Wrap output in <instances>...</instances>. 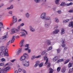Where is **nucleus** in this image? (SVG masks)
<instances>
[{
	"mask_svg": "<svg viewBox=\"0 0 73 73\" xmlns=\"http://www.w3.org/2000/svg\"><path fill=\"white\" fill-rule=\"evenodd\" d=\"M29 58V56L28 54L25 53L23 54V55L20 58V61H21L22 62H26L27 60H25L26 58L28 59Z\"/></svg>",
	"mask_w": 73,
	"mask_h": 73,
	"instance_id": "1",
	"label": "nucleus"
},
{
	"mask_svg": "<svg viewBox=\"0 0 73 73\" xmlns=\"http://www.w3.org/2000/svg\"><path fill=\"white\" fill-rule=\"evenodd\" d=\"M8 50L7 48H6L4 52H1L0 53V56L1 57H3V55L4 54L5 56H9V55L8 53Z\"/></svg>",
	"mask_w": 73,
	"mask_h": 73,
	"instance_id": "2",
	"label": "nucleus"
},
{
	"mask_svg": "<svg viewBox=\"0 0 73 73\" xmlns=\"http://www.w3.org/2000/svg\"><path fill=\"white\" fill-rule=\"evenodd\" d=\"M22 64L23 66L28 67L29 66V61H27L25 62H22Z\"/></svg>",
	"mask_w": 73,
	"mask_h": 73,
	"instance_id": "3",
	"label": "nucleus"
},
{
	"mask_svg": "<svg viewBox=\"0 0 73 73\" xmlns=\"http://www.w3.org/2000/svg\"><path fill=\"white\" fill-rule=\"evenodd\" d=\"M46 17V13H43L41 15V18L42 19H45Z\"/></svg>",
	"mask_w": 73,
	"mask_h": 73,
	"instance_id": "4",
	"label": "nucleus"
},
{
	"mask_svg": "<svg viewBox=\"0 0 73 73\" xmlns=\"http://www.w3.org/2000/svg\"><path fill=\"white\" fill-rule=\"evenodd\" d=\"M17 29H11V35H13V34H14L15 33H17Z\"/></svg>",
	"mask_w": 73,
	"mask_h": 73,
	"instance_id": "5",
	"label": "nucleus"
},
{
	"mask_svg": "<svg viewBox=\"0 0 73 73\" xmlns=\"http://www.w3.org/2000/svg\"><path fill=\"white\" fill-rule=\"evenodd\" d=\"M11 69V68L9 66H7V67H6L5 68H2L3 69V71L4 72H7L8 70H9V69Z\"/></svg>",
	"mask_w": 73,
	"mask_h": 73,
	"instance_id": "6",
	"label": "nucleus"
},
{
	"mask_svg": "<svg viewBox=\"0 0 73 73\" xmlns=\"http://www.w3.org/2000/svg\"><path fill=\"white\" fill-rule=\"evenodd\" d=\"M24 39L22 40L21 42L20 43V46L21 48L23 47V44H24Z\"/></svg>",
	"mask_w": 73,
	"mask_h": 73,
	"instance_id": "7",
	"label": "nucleus"
},
{
	"mask_svg": "<svg viewBox=\"0 0 73 73\" xmlns=\"http://www.w3.org/2000/svg\"><path fill=\"white\" fill-rule=\"evenodd\" d=\"M30 30L31 32H34L35 31V29L33 28L32 26H30Z\"/></svg>",
	"mask_w": 73,
	"mask_h": 73,
	"instance_id": "8",
	"label": "nucleus"
},
{
	"mask_svg": "<svg viewBox=\"0 0 73 73\" xmlns=\"http://www.w3.org/2000/svg\"><path fill=\"white\" fill-rule=\"evenodd\" d=\"M18 71L19 72H21V71L23 72V73H27V72H26V71L24 69H21V68H19L18 69Z\"/></svg>",
	"mask_w": 73,
	"mask_h": 73,
	"instance_id": "9",
	"label": "nucleus"
},
{
	"mask_svg": "<svg viewBox=\"0 0 73 73\" xmlns=\"http://www.w3.org/2000/svg\"><path fill=\"white\" fill-rule=\"evenodd\" d=\"M44 60H46V62L44 64H46L48 62V60L49 59L47 58V56H45L44 57Z\"/></svg>",
	"mask_w": 73,
	"mask_h": 73,
	"instance_id": "10",
	"label": "nucleus"
},
{
	"mask_svg": "<svg viewBox=\"0 0 73 73\" xmlns=\"http://www.w3.org/2000/svg\"><path fill=\"white\" fill-rule=\"evenodd\" d=\"M40 64V61H37L36 62V64L34 66V67H36L37 66H38L39 65V64Z\"/></svg>",
	"mask_w": 73,
	"mask_h": 73,
	"instance_id": "11",
	"label": "nucleus"
},
{
	"mask_svg": "<svg viewBox=\"0 0 73 73\" xmlns=\"http://www.w3.org/2000/svg\"><path fill=\"white\" fill-rule=\"evenodd\" d=\"M59 32V30H56L52 32L53 34H54V35H55V34H57V33H58Z\"/></svg>",
	"mask_w": 73,
	"mask_h": 73,
	"instance_id": "12",
	"label": "nucleus"
},
{
	"mask_svg": "<svg viewBox=\"0 0 73 73\" xmlns=\"http://www.w3.org/2000/svg\"><path fill=\"white\" fill-rule=\"evenodd\" d=\"M5 46H0V50L1 51L4 50L5 49Z\"/></svg>",
	"mask_w": 73,
	"mask_h": 73,
	"instance_id": "13",
	"label": "nucleus"
},
{
	"mask_svg": "<svg viewBox=\"0 0 73 73\" xmlns=\"http://www.w3.org/2000/svg\"><path fill=\"white\" fill-rule=\"evenodd\" d=\"M68 26L69 27H71V28H73V22L72 21L70 22Z\"/></svg>",
	"mask_w": 73,
	"mask_h": 73,
	"instance_id": "14",
	"label": "nucleus"
},
{
	"mask_svg": "<svg viewBox=\"0 0 73 73\" xmlns=\"http://www.w3.org/2000/svg\"><path fill=\"white\" fill-rule=\"evenodd\" d=\"M21 50H22V48H21L19 49V50L17 51V55H19V54L21 53Z\"/></svg>",
	"mask_w": 73,
	"mask_h": 73,
	"instance_id": "15",
	"label": "nucleus"
},
{
	"mask_svg": "<svg viewBox=\"0 0 73 73\" xmlns=\"http://www.w3.org/2000/svg\"><path fill=\"white\" fill-rule=\"evenodd\" d=\"M25 16L27 18H29L30 14L28 13H27L25 14Z\"/></svg>",
	"mask_w": 73,
	"mask_h": 73,
	"instance_id": "16",
	"label": "nucleus"
},
{
	"mask_svg": "<svg viewBox=\"0 0 73 73\" xmlns=\"http://www.w3.org/2000/svg\"><path fill=\"white\" fill-rule=\"evenodd\" d=\"M20 36H24L25 35V33H24L23 32H21L19 33Z\"/></svg>",
	"mask_w": 73,
	"mask_h": 73,
	"instance_id": "17",
	"label": "nucleus"
},
{
	"mask_svg": "<svg viewBox=\"0 0 73 73\" xmlns=\"http://www.w3.org/2000/svg\"><path fill=\"white\" fill-rule=\"evenodd\" d=\"M15 36H13L11 40V43H12L13 42L15 41Z\"/></svg>",
	"mask_w": 73,
	"mask_h": 73,
	"instance_id": "18",
	"label": "nucleus"
},
{
	"mask_svg": "<svg viewBox=\"0 0 73 73\" xmlns=\"http://www.w3.org/2000/svg\"><path fill=\"white\" fill-rule=\"evenodd\" d=\"M61 35H63L65 33V30L64 29H61Z\"/></svg>",
	"mask_w": 73,
	"mask_h": 73,
	"instance_id": "19",
	"label": "nucleus"
},
{
	"mask_svg": "<svg viewBox=\"0 0 73 73\" xmlns=\"http://www.w3.org/2000/svg\"><path fill=\"white\" fill-rule=\"evenodd\" d=\"M66 70V68H65V67H63L62 69L61 72L62 73H64L65 72Z\"/></svg>",
	"mask_w": 73,
	"mask_h": 73,
	"instance_id": "20",
	"label": "nucleus"
},
{
	"mask_svg": "<svg viewBox=\"0 0 73 73\" xmlns=\"http://www.w3.org/2000/svg\"><path fill=\"white\" fill-rule=\"evenodd\" d=\"M8 37V34H7L6 35L2 37V39H4V38H7Z\"/></svg>",
	"mask_w": 73,
	"mask_h": 73,
	"instance_id": "21",
	"label": "nucleus"
},
{
	"mask_svg": "<svg viewBox=\"0 0 73 73\" xmlns=\"http://www.w3.org/2000/svg\"><path fill=\"white\" fill-rule=\"evenodd\" d=\"M49 70H50V72H49V73H53V72H54V70L52 68H50L49 69Z\"/></svg>",
	"mask_w": 73,
	"mask_h": 73,
	"instance_id": "22",
	"label": "nucleus"
},
{
	"mask_svg": "<svg viewBox=\"0 0 73 73\" xmlns=\"http://www.w3.org/2000/svg\"><path fill=\"white\" fill-rule=\"evenodd\" d=\"M64 61V59H59L57 60V62L58 63L59 62H63Z\"/></svg>",
	"mask_w": 73,
	"mask_h": 73,
	"instance_id": "23",
	"label": "nucleus"
},
{
	"mask_svg": "<svg viewBox=\"0 0 73 73\" xmlns=\"http://www.w3.org/2000/svg\"><path fill=\"white\" fill-rule=\"evenodd\" d=\"M73 63H70V62L69 63L68 65V68H70V67H72V65H73Z\"/></svg>",
	"mask_w": 73,
	"mask_h": 73,
	"instance_id": "24",
	"label": "nucleus"
},
{
	"mask_svg": "<svg viewBox=\"0 0 73 73\" xmlns=\"http://www.w3.org/2000/svg\"><path fill=\"white\" fill-rule=\"evenodd\" d=\"M58 59V56H55L54 58L53 61H57V60Z\"/></svg>",
	"mask_w": 73,
	"mask_h": 73,
	"instance_id": "25",
	"label": "nucleus"
},
{
	"mask_svg": "<svg viewBox=\"0 0 73 73\" xmlns=\"http://www.w3.org/2000/svg\"><path fill=\"white\" fill-rule=\"evenodd\" d=\"M49 23H48L47 22H46L45 23V26L46 28H48L49 27Z\"/></svg>",
	"mask_w": 73,
	"mask_h": 73,
	"instance_id": "26",
	"label": "nucleus"
},
{
	"mask_svg": "<svg viewBox=\"0 0 73 73\" xmlns=\"http://www.w3.org/2000/svg\"><path fill=\"white\" fill-rule=\"evenodd\" d=\"M60 0H55V3L57 5L59 4V2L60 1Z\"/></svg>",
	"mask_w": 73,
	"mask_h": 73,
	"instance_id": "27",
	"label": "nucleus"
},
{
	"mask_svg": "<svg viewBox=\"0 0 73 73\" xmlns=\"http://www.w3.org/2000/svg\"><path fill=\"white\" fill-rule=\"evenodd\" d=\"M46 20H50V18L48 17H46L45 18Z\"/></svg>",
	"mask_w": 73,
	"mask_h": 73,
	"instance_id": "28",
	"label": "nucleus"
},
{
	"mask_svg": "<svg viewBox=\"0 0 73 73\" xmlns=\"http://www.w3.org/2000/svg\"><path fill=\"white\" fill-rule=\"evenodd\" d=\"M34 1L36 3H38L41 2V0H34Z\"/></svg>",
	"mask_w": 73,
	"mask_h": 73,
	"instance_id": "29",
	"label": "nucleus"
},
{
	"mask_svg": "<svg viewBox=\"0 0 73 73\" xmlns=\"http://www.w3.org/2000/svg\"><path fill=\"white\" fill-rule=\"evenodd\" d=\"M73 5V3L72 2H70V3L67 4H66V6H69V5Z\"/></svg>",
	"mask_w": 73,
	"mask_h": 73,
	"instance_id": "30",
	"label": "nucleus"
},
{
	"mask_svg": "<svg viewBox=\"0 0 73 73\" xmlns=\"http://www.w3.org/2000/svg\"><path fill=\"white\" fill-rule=\"evenodd\" d=\"M69 61H70V60L69 59H68L66 61H65L64 62V64H66L67 63H68L69 62Z\"/></svg>",
	"mask_w": 73,
	"mask_h": 73,
	"instance_id": "31",
	"label": "nucleus"
},
{
	"mask_svg": "<svg viewBox=\"0 0 73 73\" xmlns=\"http://www.w3.org/2000/svg\"><path fill=\"white\" fill-rule=\"evenodd\" d=\"M46 51H44L41 53V55H42V56H43V55L45 54V53H46Z\"/></svg>",
	"mask_w": 73,
	"mask_h": 73,
	"instance_id": "32",
	"label": "nucleus"
},
{
	"mask_svg": "<svg viewBox=\"0 0 73 73\" xmlns=\"http://www.w3.org/2000/svg\"><path fill=\"white\" fill-rule=\"evenodd\" d=\"M11 64V62H9V63H7L4 66H9V65Z\"/></svg>",
	"mask_w": 73,
	"mask_h": 73,
	"instance_id": "33",
	"label": "nucleus"
},
{
	"mask_svg": "<svg viewBox=\"0 0 73 73\" xmlns=\"http://www.w3.org/2000/svg\"><path fill=\"white\" fill-rule=\"evenodd\" d=\"M20 28H21V27L20 26V25H19L17 28V32L19 31H20Z\"/></svg>",
	"mask_w": 73,
	"mask_h": 73,
	"instance_id": "34",
	"label": "nucleus"
},
{
	"mask_svg": "<svg viewBox=\"0 0 73 73\" xmlns=\"http://www.w3.org/2000/svg\"><path fill=\"white\" fill-rule=\"evenodd\" d=\"M10 42H11V40H9V42H7L6 44V48L7 47H8V45H9V43H10Z\"/></svg>",
	"mask_w": 73,
	"mask_h": 73,
	"instance_id": "35",
	"label": "nucleus"
},
{
	"mask_svg": "<svg viewBox=\"0 0 73 73\" xmlns=\"http://www.w3.org/2000/svg\"><path fill=\"white\" fill-rule=\"evenodd\" d=\"M17 19H13V23H16V22H17Z\"/></svg>",
	"mask_w": 73,
	"mask_h": 73,
	"instance_id": "36",
	"label": "nucleus"
},
{
	"mask_svg": "<svg viewBox=\"0 0 73 73\" xmlns=\"http://www.w3.org/2000/svg\"><path fill=\"white\" fill-rule=\"evenodd\" d=\"M60 69H61V67H58L57 68V71L58 72H59L60 71Z\"/></svg>",
	"mask_w": 73,
	"mask_h": 73,
	"instance_id": "37",
	"label": "nucleus"
},
{
	"mask_svg": "<svg viewBox=\"0 0 73 73\" xmlns=\"http://www.w3.org/2000/svg\"><path fill=\"white\" fill-rule=\"evenodd\" d=\"M66 5V4L65 3L62 2L61 4V5L62 6V7H63V6H65V5Z\"/></svg>",
	"mask_w": 73,
	"mask_h": 73,
	"instance_id": "38",
	"label": "nucleus"
},
{
	"mask_svg": "<svg viewBox=\"0 0 73 73\" xmlns=\"http://www.w3.org/2000/svg\"><path fill=\"white\" fill-rule=\"evenodd\" d=\"M44 64V63H40V64L39 65V66L40 68H41V67H42V66H43V64Z\"/></svg>",
	"mask_w": 73,
	"mask_h": 73,
	"instance_id": "39",
	"label": "nucleus"
},
{
	"mask_svg": "<svg viewBox=\"0 0 73 73\" xmlns=\"http://www.w3.org/2000/svg\"><path fill=\"white\" fill-rule=\"evenodd\" d=\"M57 12L59 14H61L62 13V12L60 10H59L58 11H57Z\"/></svg>",
	"mask_w": 73,
	"mask_h": 73,
	"instance_id": "40",
	"label": "nucleus"
},
{
	"mask_svg": "<svg viewBox=\"0 0 73 73\" xmlns=\"http://www.w3.org/2000/svg\"><path fill=\"white\" fill-rule=\"evenodd\" d=\"M52 46L49 47L47 49V51H49L50 50H52Z\"/></svg>",
	"mask_w": 73,
	"mask_h": 73,
	"instance_id": "41",
	"label": "nucleus"
},
{
	"mask_svg": "<svg viewBox=\"0 0 73 73\" xmlns=\"http://www.w3.org/2000/svg\"><path fill=\"white\" fill-rule=\"evenodd\" d=\"M47 68H49V67H50V63H47Z\"/></svg>",
	"mask_w": 73,
	"mask_h": 73,
	"instance_id": "42",
	"label": "nucleus"
},
{
	"mask_svg": "<svg viewBox=\"0 0 73 73\" xmlns=\"http://www.w3.org/2000/svg\"><path fill=\"white\" fill-rule=\"evenodd\" d=\"M4 73V71L3 70V69H1L0 70V73Z\"/></svg>",
	"mask_w": 73,
	"mask_h": 73,
	"instance_id": "43",
	"label": "nucleus"
},
{
	"mask_svg": "<svg viewBox=\"0 0 73 73\" xmlns=\"http://www.w3.org/2000/svg\"><path fill=\"white\" fill-rule=\"evenodd\" d=\"M73 72V68H72V69H70L69 70V73H70V72Z\"/></svg>",
	"mask_w": 73,
	"mask_h": 73,
	"instance_id": "44",
	"label": "nucleus"
},
{
	"mask_svg": "<svg viewBox=\"0 0 73 73\" xmlns=\"http://www.w3.org/2000/svg\"><path fill=\"white\" fill-rule=\"evenodd\" d=\"M47 44L48 45H49L51 44V42L50 41H48L47 42Z\"/></svg>",
	"mask_w": 73,
	"mask_h": 73,
	"instance_id": "45",
	"label": "nucleus"
},
{
	"mask_svg": "<svg viewBox=\"0 0 73 73\" xmlns=\"http://www.w3.org/2000/svg\"><path fill=\"white\" fill-rule=\"evenodd\" d=\"M57 52L58 53H60L61 52V50H60V49H57Z\"/></svg>",
	"mask_w": 73,
	"mask_h": 73,
	"instance_id": "46",
	"label": "nucleus"
},
{
	"mask_svg": "<svg viewBox=\"0 0 73 73\" xmlns=\"http://www.w3.org/2000/svg\"><path fill=\"white\" fill-rule=\"evenodd\" d=\"M58 19L57 18H56L55 20V22H56V23H58L59 21Z\"/></svg>",
	"mask_w": 73,
	"mask_h": 73,
	"instance_id": "47",
	"label": "nucleus"
},
{
	"mask_svg": "<svg viewBox=\"0 0 73 73\" xmlns=\"http://www.w3.org/2000/svg\"><path fill=\"white\" fill-rule=\"evenodd\" d=\"M13 19H17V17L15 16H13Z\"/></svg>",
	"mask_w": 73,
	"mask_h": 73,
	"instance_id": "48",
	"label": "nucleus"
},
{
	"mask_svg": "<svg viewBox=\"0 0 73 73\" xmlns=\"http://www.w3.org/2000/svg\"><path fill=\"white\" fill-rule=\"evenodd\" d=\"M29 47H28L27 48H25V50H28L29 49Z\"/></svg>",
	"mask_w": 73,
	"mask_h": 73,
	"instance_id": "49",
	"label": "nucleus"
},
{
	"mask_svg": "<svg viewBox=\"0 0 73 73\" xmlns=\"http://www.w3.org/2000/svg\"><path fill=\"white\" fill-rule=\"evenodd\" d=\"M4 5V3H1L0 5V8H1L2 7H3Z\"/></svg>",
	"mask_w": 73,
	"mask_h": 73,
	"instance_id": "50",
	"label": "nucleus"
},
{
	"mask_svg": "<svg viewBox=\"0 0 73 73\" xmlns=\"http://www.w3.org/2000/svg\"><path fill=\"white\" fill-rule=\"evenodd\" d=\"M4 65V63H0V66H3Z\"/></svg>",
	"mask_w": 73,
	"mask_h": 73,
	"instance_id": "51",
	"label": "nucleus"
},
{
	"mask_svg": "<svg viewBox=\"0 0 73 73\" xmlns=\"http://www.w3.org/2000/svg\"><path fill=\"white\" fill-rule=\"evenodd\" d=\"M24 25V23H22L20 25V26L21 27H23Z\"/></svg>",
	"mask_w": 73,
	"mask_h": 73,
	"instance_id": "52",
	"label": "nucleus"
},
{
	"mask_svg": "<svg viewBox=\"0 0 73 73\" xmlns=\"http://www.w3.org/2000/svg\"><path fill=\"white\" fill-rule=\"evenodd\" d=\"M35 58V56H33L31 57V60H34Z\"/></svg>",
	"mask_w": 73,
	"mask_h": 73,
	"instance_id": "53",
	"label": "nucleus"
},
{
	"mask_svg": "<svg viewBox=\"0 0 73 73\" xmlns=\"http://www.w3.org/2000/svg\"><path fill=\"white\" fill-rule=\"evenodd\" d=\"M12 11H10L8 12V13L10 14V15H12Z\"/></svg>",
	"mask_w": 73,
	"mask_h": 73,
	"instance_id": "54",
	"label": "nucleus"
},
{
	"mask_svg": "<svg viewBox=\"0 0 73 73\" xmlns=\"http://www.w3.org/2000/svg\"><path fill=\"white\" fill-rule=\"evenodd\" d=\"M17 60L16 59H13V60H11V62H13L14 61H17Z\"/></svg>",
	"mask_w": 73,
	"mask_h": 73,
	"instance_id": "55",
	"label": "nucleus"
},
{
	"mask_svg": "<svg viewBox=\"0 0 73 73\" xmlns=\"http://www.w3.org/2000/svg\"><path fill=\"white\" fill-rule=\"evenodd\" d=\"M0 26H1V27H3V24L1 22H0Z\"/></svg>",
	"mask_w": 73,
	"mask_h": 73,
	"instance_id": "56",
	"label": "nucleus"
},
{
	"mask_svg": "<svg viewBox=\"0 0 73 73\" xmlns=\"http://www.w3.org/2000/svg\"><path fill=\"white\" fill-rule=\"evenodd\" d=\"M10 9H13V5H11L10 7Z\"/></svg>",
	"mask_w": 73,
	"mask_h": 73,
	"instance_id": "57",
	"label": "nucleus"
},
{
	"mask_svg": "<svg viewBox=\"0 0 73 73\" xmlns=\"http://www.w3.org/2000/svg\"><path fill=\"white\" fill-rule=\"evenodd\" d=\"M1 61H2V62H3V61H5V59L4 58H2L1 59Z\"/></svg>",
	"mask_w": 73,
	"mask_h": 73,
	"instance_id": "58",
	"label": "nucleus"
},
{
	"mask_svg": "<svg viewBox=\"0 0 73 73\" xmlns=\"http://www.w3.org/2000/svg\"><path fill=\"white\" fill-rule=\"evenodd\" d=\"M68 12L69 13H72V12H73V10H69L68 11Z\"/></svg>",
	"mask_w": 73,
	"mask_h": 73,
	"instance_id": "59",
	"label": "nucleus"
},
{
	"mask_svg": "<svg viewBox=\"0 0 73 73\" xmlns=\"http://www.w3.org/2000/svg\"><path fill=\"white\" fill-rule=\"evenodd\" d=\"M41 56V55H38V56H36L35 57V58H39Z\"/></svg>",
	"mask_w": 73,
	"mask_h": 73,
	"instance_id": "60",
	"label": "nucleus"
},
{
	"mask_svg": "<svg viewBox=\"0 0 73 73\" xmlns=\"http://www.w3.org/2000/svg\"><path fill=\"white\" fill-rule=\"evenodd\" d=\"M23 31H24V32H25L26 33V35H28V33H27V31H25V30H23Z\"/></svg>",
	"mask_w": 73,
	"mask_h": 73,
	"instance_id": "61",
	"label": "nucleus"
},
{
	"mask_svg": "<svg viewBox=\"0 0 73 73\" xmlns=\"http://www.w3.org/2000/svg\"><path fill=\"white\" fill-rule=\"evenodd\" d=\"M62 47H65V44H62Z\"/></svg>",
	"mask_w": 73,
	"mask_h": 73,
	"instance_id": "62",
	"label": "nucleus"
},
{
	"mask_svg": "<svg viewBox=\"0 0 73 73\" xmlns=\"http://www.w3.org/2000/svg\"><path fill=\"white\" fill-rule=\"evenodd\" d=\"M31 49H29L28 50V52L29 53H31Z\"/></svg>",
	"mask_w": 73,
	"mask_h": 73,
	"instance_id": "63",
	"label": "nucleus"
},
{
	"mask_svg": "<svg viewBox=\"0 0 73 73\" xmlns=\"http://www.w3.org/2000/svg\"><path fill=\"white\" fill-rule=\"evenodd\" d=\"M68 49V47L66 46L64 48V50H66Z\"/></svg>",
	"mask_w": 73,
	"mask_h": 73,
	"instance_id": "64",
	"label": "nucleus"
}]
</instances>
